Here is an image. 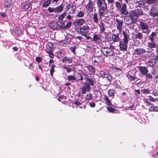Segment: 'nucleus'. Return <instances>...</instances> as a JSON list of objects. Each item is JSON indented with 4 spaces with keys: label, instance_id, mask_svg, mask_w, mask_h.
<instances>
[{
    "label": "nucleus",
    "instance_id": "obj_42",
    "mask_svg": "<svg viewBox=\"0 0 158 158\" xmlns=\"http://www.w3.org/2000/svg\"><path fill=\"white\" fill-rule=\"evenodd\" d=\"M114 91L113 89H110L108 91V94L109 97L112 99L114 96Z\"/></svg>",
    "mask_w": 158,
    "mask_h": 158
},
{
    "label": "nucleus",
    "instance_id": "obj_3",
    "mask_svg": "<svg viewBox=\"0 0 158 158\" xmlns=\"http://www.w3.org/2000/svg\"><path fill=\"white\" fill-rule=\"evenodd\" d=\"M114 47L113 46H110V48H103L101 50L97 51L96 52H100V54L102 53L103 55L106 57L113 56L114 55L113 50Z\"/></svg>",
    "mask_w": 158,
    "mask_h": 158
},
{
    "label": "nucleus",
    "instance_id": "obj_33",
    "mask_svg": "<svg viewBox=\"0 0 158 158\" xmlns=\"http://www.w3.org/2000/svg\"><path fill=\"white\" fill-rule=\"evenodd\" d=\"M146 80L147 81H150V80L153 78V76H152V74L147 73L146 75H145Z\"/></svg>",
    "mask_w": 158,
    "mask_h": 158
},
{
    "label": "nucleus",
    "instance_id": "obj_32",
    "mask_svg": "<svg viewBox=\"0 0 158 158\" xmlns=\"http://www.w3.org/2000/svg\"><path fill=\"white\" fill-rule=\"evenodd\" d=\"M129 16L131 18V19H132V20L133 23H135L137 21V19L138 17L133 12L131 13Z\"/></svg>",
    "mask_w": 158,
    "mask_h": 158
},
{
    "label": "nucleus",
    "instance_id": "obj_22",
    "mask_svg": "<svg viewBox=\"0 0 158 158\" xmlns=\"http://www.w3.org/2000/svg\"><path fill=\"white\" fill-rule=\"evenodd\" d=\"M157 38V34L156 32H152L151 34L149 36V39L151 41H153L155 40Z\"/></svg>",
    "mask_w": 158,
    "mask_h": 158
},
{
    "label": "nucleus",
    "instance_id": "obj_12",
    "mask_svg": "<svg viewBox=\"0 0 158 158\" xmlns=\"http://www.w3.org/2000/svg\"><path fill=\"white\" fill-rule=\"evenodd\" d=\"M86 79L87 80H85V81L84 83V84L89 88H91V86H93L94 85L93 79L91 78Z\"/></svg>",
    "mask_w": 158,
    "mask_h": 158
},
{
    "label": "nucleus",
    "instance_id": "obj_60",
    "mask_svg": "<svg viewBox=\"0 0 158 158\" xmlns=\"http://www.w3.org/2000/svg\"><path fill=\"white\" fill-rule=\"evenodd\" d=\"M89 104L90 106L92 108L94 107L95 106V103L92 102H89Z\"/></svg>",
    "mask_w": 158,
    "mask_h": 158
},
{
    "label": "nucleus",
    "instance_id": "obj_11",
    "mask_svg": "<svg viewBox=\"0 0 158 158\" xmlns=\"http://www.w3.org/2000/svg\"><path fill=\"white\" fill-rule=\"evenodd\" d=\"M117 23L116 27L120 33L122 31V26L123 24V19L122 18H116L115 19Z\"/></svg>",
    "mask_w": 158,
    "mask_h": 158
},
{
    "label": "nucleus",
    "instance_id": "obj_29",
    "mask_svg": "<svg viewBox=\"0 0 158 158\" xmlns=\"http://www.w3.org/2000/svg\"><path fill=\"white\" fill-rule=\"evenodd\" d=\"M103 77L104 78H106L108 80V81L107 82L109 84H111V82L112 81H114V78H112L111 76L108 73L107 74H106V75L105 77Z\"/></svg>",
    "mask_w": 158,
    "mask_h": 158
},
{
    "label": "nucleus",
    "instance_id": "obj_37",
    "mask_svg": "<svg viewBox=\"0 0 158 158\" xmlns=\"http://www.w3.org/2000/svg\"><path fill=\"white\" fill-rule=\"evenodd\" d=\"M83 79V77L81 73H78L76 74L75 77V81H81Z\"/></svg>",
    "mask_w": 158,
    "mask_h": 158
},
{
    "label": "nucleus",
    "instance_id": "obj_58",
    "mask_svg": "<svg viewBox=\"0 0 158 158\" xmlns=\"http://www.w3.org/2000/svg\"><path fill=\"white\" fill-rule=\"evenodd\" d=\"M35 60L38 63H40L42 61L41 58L40 57H36L35 58Z\"/></svg>",
    "mask_w": 158,
    "mask_h": 158
},
{
    "label": "nucleus",
    "instance_id": "obj_50",
    "mask_svg": "<svg viewBox=\"0 0 158 158\" xmlns=\"http://www.w3.org/2000/svg\"><path fill=\"white\" fill-rule=\"evenodd\" d=\"M92 95L91 94H87L86 96V99L88 101H89L92 99Z\"/></svg>",
    "mask_w": 158,
    "mask_h": 158
},
{
    "label": "nucleus",
    "instance_id": "obj_23",
    "mask_svg": "<svg viewBox=\"0 0 158 158\" xmlns=\"http://www.w3.org/2000/svg\"><path fill=\"white\" fill-rule=\"evenodd\" d=\"M147 44L148 47L152 50V51H153V48H156V44L154 41L148 42Z\"/></svg>",
    "mask_w": 158,
    "mask_h": 158
},
{
    "label": "nucleus",
    "instance_id": "obj_54",
    "mask_svg": "<svg viewBox=\"0 0 158 158\" xmlns=\"http://www.w3.org/2000/svg\"><path fill=\"white\" fill-rule=\"evenodd\" d=\"M113 69L114 71L115 70L116 72H119V73H121V72H122V69L119 68L117 67H113Z\"/></svg>",
    "mask_w": 158,
    "mask_h": 158
},
{
    "label": "nucleus",
    "instance_id": "obj_61",
    "mask_svg": "<svg viewBox=\"0 0 158 158\" xmlns=\"http://www.w3.org/2000/svg\"><path fill=\"white\" fill-rule=\"evenodd\" d=\"M64 98H65V96L63 95H61L58 98V100L59 101H61V100L62 99H64Z\"/></svg>",
    "mask_w": 158,
    "mask_h": 158
},
{
    "label": "nucleus",
    "instance_id": "obj_30",
    "mask_svg": "<svg viewBox=\"0 0 158 158\" xmlns=\"http://www.w3.org/2000/svg\"><path fill=\"white\" fill-rule=\"evenodd\" d=\"M93 22L96 24H97L98 23L99 19L98 18V15L97 13L95 12L93 15L92 18Z\"/></svg>",
    "mask_w": 158,
    "mask_h": 158
},
{
    "label": "nucleus",
    "instance_id": "obj_24",
    "mask_svg": "<svg viewBox=\"0 0 158 158\" xmlns=\"http://www.w3.org/2000/svg\"><path fill=\"white\" fill-rule=\"evenodd\" d=\"M49 26L51 29H55L58 28L57 22L56 21L50 23L49 24Z\"/></svg>",
    "mask_w": 158,
    "mask_h": 158
},
{
    "label": "nucleus",
    "instance_id": "obj_28",
    "mask_svg": "<svg viewBox=\"0 0 158 158\" xmlns=\"http://www.w3.org/2000/svg\"><path fill=\"white\" fill-rule=\"evenodd\" d=\"M62 61L63 63L70 64L72 62V58L65 56L63 58Z\"/></svg>",
    "mask_w": 158,
    "mask_h": 158
},
{
    "label": "nucleus",
    "instance_id": "obj_55",
    "mask_svg": "<svg viewBox=\"0 0 158 158\" xmlns=\"http://www.w3.org/2000/svg\"><path fill=\"white\" fill-rule=\"evenodd\" d=\"M135 95L136 97H138L139 96L140 94V91L139 89L135 90Z\"/></svg>",
    "mask_w": 158,
    "mask_h": 158
},
{
    "label": "nucleus",
    "instance_id": "obj_18",
    "mask_svg": "<svg viewBox=\"0 0 158 158\" xmlns=\"http://www.w3.org/2000/svg\"><path fill=\"white\" fill-rule=\"evenodd\" d=\"M4 7L9 9L12 6V2L11 0H4L3 2Z\"/></svg>",
    "mask_w": 158,
    "mask_h": 158
},
{
    "label": "nucleus",
    "instance_id": "obj_47",
    "mask_svg": "<svg viewBox=\"0 0 158 158\" xmlns=\"http://www.w3.org/2000/svg\"><path fill=\"white\" fill-rule=\"evenodd\" d=\"M143 35L142 33L140 32H138L135 35V38L136 39L141 40L143 38Z\"/></svg>",
    "mask_w": 158,
    "mask_h": 158
},
{
    "label": "nucleus",
    "instance_id": "obj_15",
    "mask_svg": "<svg viewBox=\"0 0 158 158\" xmlns=\"http://www.w3.org/2000/svg\"><path fill=\"white\" fill-rule=\"evenodd\" d=\"M85 19H80L77 20L73 23V24L76 27L80 26L83 25L85 22Z\"/></svg>",
    "mask_w": 158,
    "mask_h": 158
},
{
    "label": "nucleus",
    "instance_id": "obj_20",
    "mask_svg": "<svg viewBox=\"0 0 158 158\" xmlns=\"http://www.w3.org/2000/svg\"><path fill=\"white\" fill-rule=\"evenodd\" d=\"M119 34H113L111 36V38L114 42H118L120 40L119 37Z\"/></svg>",
    "mask_w": 158,
    "mask_h": 158
},
{
    "label": "nucleus",
    "instance_id": "obj_14",
    "mask_svg": "<svg viewBox=\"0 0 158 158\" xmlns=\"http://www.w3.org/2000/svg\"><path fill=\"white\" fill-rule=\"evenodd\" d=\"M138 70L139 71V72L143 76L146 75V74H147L148 72L147 67L145 66H139L138 67Z\"/></svg>",
    "mask_w": 158,
    "mask_h": 158
},
{
    "label": "nucleus",
    "instance_id": "obj_10",
    "mask_svg": "<svg viewBox=\"0 0 158 158\" xmlns=\"http://www.w3.org/2000/svg\"><path fill=\"white\" fill-rule=\"evenodd\" d=\"M89 29V27L87 26H83L80 28V34L83 36L86 35L88 34Z\"/></svg>",
    "mask_w": 158,
    "mask_h": 158
},
{
    "label": "nucleus",
    "instance_id": "obj_6",
    "mask_svg": "<svg viewBox=\"0 0 158 158\" xmlns=\"http://www.w3.org/2000/svg\"><path fill=\"white\" fill-rule=\"evenodd\" d=\"M64 6L62 4L56 8L49 7L48 8V10L50 13L54 12L58 13L61 12L63 10Z\"/></svg>",
    "mask_w": 158,
    "mask_h": 158
},
{
    "label": "nucleus",
    "instance_id": "obj_44",
    "mask_svg": "<svg viewBox=\"0 0 158 158\" xmlns=\"http://www.w3.org/2000/svg\"><path fill=\"white\" fill-rule=\"evenodd\" d=\"M68 80L69 81H75V75L73 74V75H69L67 77Z\"/></svg>",
    "mask_w": 158,
    "mask_h": 158
},
{
    "label": "nucleus",
    "instance_id": "obj_39",
    "mask_svg": "<svg viewBox=\"0 0 158 158\" xmlns=\"http://www.w3.org/2000/svg\"><path fill=\"white\" fill-rule=\"evenodd\" d=\"M23 8L24 10H30L31 8L30 3H26L23 5Z\"/></svg>",
    "mask_w": 158,
    "mask_h": 158
},
{
    "label": "nucleus",
    "instance_id": "obj_36",
    "mask_svg": "<svg viewBox=\"0 0 158 158\" xmlns=\"http://www.w3.org/2000/svg\"><path fill=\"white\" fill-rule=\"evenodd\" d=\"M105 24L101 22L100 24L99 25V27L100 28V31L101 32L103 33L105 30Z\"/></svg>",
    "mask_w": 158,
    "mask_h": 158
},
{
    "label": "nucleus",
    "instance_id": "obj_41",
    "mask_svg": "<svg viewBox=\"0 0 158 158\" xmlns=\"http://www.w3.org/2000/svg\"><path fill=\"white\" fill-rule=\"evenodd\" d=\"M67 14L66 12H64L60 15L58 17V19L59 20H62L66 16Z\"/></svg>",
    "mask_w": 158,
    "mask_h": 158
},
{
    "label": "nucleus",
    "instance_id": "obj_17",
    "mask_svg": "<svg viewBox=\"0 0 158 158\" xmlns=\"http://www.w3.org/2000/svg\"><path fill=\"white\" fill-rule=\"evenodd\" d=\"M127 5L126 4L124 3L123 4L122 8L120 10L121 14L124 15H127L128 14V12L127 11Z\"/></svg>",
    "mask_w": 158,
    "mask_h": 158
},
{
    "label": "nucleus",
    "instance_id": "obj_13",
    "mask_svg": "<svg viewBox=\"0 0 158 158\" xmlns=\"http://www.w3.org/2000/svg\"><path fill=\"white\" fill-rule=\"evenodd\" d=\"M146 52V50L143 48H136L134 50V53L137 55H141Z\"/></svg>",
    "mask_w": 158,
    "mask_h": 158
},
{
    "label": "nucleus",
    "instance_id": "obj_26",
    "mask_svg": "<svg viewBox=\"0 0 158 158\" xmlns=\"http://www.w3.org/2000/svg\"><path fill=\"white\" fill-rule=\"evenodd\" d=\"M101 40L100 36L98 34H95L93 38L92 39V41L94 42L95 43H98Z\"/></svg>",
    "mask_w": 158,
    "mask_h": 158
},
{
    "label": "nucleus",
    "instance_id": "obj_52",
    "mask_svg": "<svg viewBox=\"0 0 158 158\" xmlns=\"http://www.w3.org/2000/svg\"><path fill=\"white\" fill-rule=\"evenodd\" d=\"M95 95L96 97L98 98H100L102 96V94L101 92L99 91H97L95 92Z\"/></svg>",
    "mask_w": 158,
    "mask_h": 158
},
{
    "label": "nucleus",
    "instance_id": "obj_21",
    "mask_svg": "<svg viewBox=\"0 0 158 158\" xmlns=\"http://www.w3.org/2000/svg\"><path fill=\"white\" fill-rule=\"evenodd\" d=\"M91 88H89L85 85H84L81 89V94H85L86 93L87 91H89Z\"/></svg>",
    "mask_w": 158,
    "mask_h": 158
},
{
    "label": "nucleus",
    "instance_id": "obj_48",
    "mask_svg": "<svg viewBox=\"0 0 158 158\" xmlns=\"http://www.w3.org/2000/svg\"><path fill=\"white\" fill-rule=\"evenodd\" d=\"M22 31L20 28H18L17 29L16 31H15V33L17 35L19 36L22 34Z\"/></svg>",
    "mask_w": 158,
    "mask_h": 158
},
{
    "label": "nucleus",
    "instance_id": "obj_9",
    "mask_svg": "<svg viewBox=\"0 0 158 158\" xmlns=\"http://www.w3.org/2000/svg\"><path fill=\"white\" fill-rule=\"evenodd\" d=\"M150 15L152 17L158 16V6H155L151 8L149 13Z\"/></svg>",
    "mask_w": 158,
    "mask_h": 158
},
{
    "label": "nucleus",
    "instance_id": "obj_2",
    "mask_svg": "<svg viewBox=\"0 0 158 158\" xmlns=\"http://www.w3.org/2000/svg\"><path fill=\"white\" fill-rule=\"evenodd\" d=\"M123 34L124 36L123 40L120 42L119 43L120 50L123 51H126L127 48V44L128 42V38L129 35L125 31H123Z\"/></svg>",
    "mask_w": 158,
    "mask_h": 158
},
{
    "label": "nucleus",
    "instance_id": "obj_45",
    "mask_svg": "<svg viewBox=\"0 0 158 158\" xmlns=\"http://www.w3.org/2000/svg\"><path fill=\"white\" fill-rule=\"evenodd\" d=\"M57 57L60 59H61V58H63L64 56L63 52L61 51L57 52Z\"/></svg>",
    "mask_w": 158,
    "mask_h": 158
},
{
    "label": "nucleus",
    "instance_id": "obj_53",
    "mask_svg": "<svg viewBox=\"0 0 158 158\" xmlns=\"http://www.w3.org/2000/svg\"><path fill=\"white\" fill-rule=\"evenodd\" d=\"M144 5V2L143 1H140L138 2L139 7H143Z\"/></svg>",
    "mask_w": 158,
    "mask_h": 158
},
{
    "label": "nucleus",
    "instance_id": "obj_57",
    "mask_svg": "<svg viewBox=\"0 0 158 158\" xmlns=\"http://www.w3.org/2000/svg\"><path fill=\"white\" fill-rule=\"evenodd\" d=\"M63 67L64 69L66 70V71L67 72L69 73L71 72L72 70V69H71L67 67L66 66H63Z\"/></svg>",
    "mask_w": 158,
    "mask_h": 158
},
{
    "label": "nucleus",
    "instance_id": "obj_59",
    "mask_svg": "<svg viewBox=\"0 0 158 158\" xmlns=\"http://www.w3.org/2000/svg\"><path fill=\"white\" fill-rule=\"evenodd\" d=\"M71 8V4H68L67 5H66V8H65V10L66 12H67Z\"/></svg>",
    "mask_w": 158,
    "mask_h": 158
},
{
    "label": "nucleus",
    "instance_id": "obj_51",
    "mask_svg": "<svg viewBox=\"0 0 158 158\" xmlns=\"http://www.w3.org/2000/svg\"><path fill=\"white\" fill-rule=\"evenodd\" d=\"M76 6L71 7V10L69 12V14H73L76 10Z\"/></svg>",
    "mask_w": 158,
    "mask_h": 158
},
{
    "label": "nucleus",
    "instance_id": "obj_27",
    "mask_svg": "<svg viewBox=\"0 0 158 158\" xmlns=\"http://www.w3.org/2000/svg\"><path fill=\"white\" fill-rule=\"evenodd\" d=\"M156 62L155 60H151L148 61L147 63V64L148 66L152 68H154Z\"/></svg>",
    "mask_w": 158,
    "mask_h": 158
},
{
    "label": "nucleus",
    "instance_id": "obj_62",
    "mask_svg": "<svg viewBox=\"0 0 158 158\" xmlns=\"http://www.w3.org/2000/svg\"><path fill=\"white\" fill-rule=\"evenodd\" d=\"M100 74L102 78H104L103 77H105L106 75V74L107 73H106L104 71H102L101 72Z\"/></svg>",
    "mask_w": 158,
    "mask_h": 158
},
{
    "label": "nucleus",
    "instance_id": "obj_8",
    "mask_svg": "<svg viewBox=\"0 0 158 158\" xmlns=\"http://www.w3.org/2000/svg\"><path fill=\"white\" fill-rule=\"evenodd\" d=\"M140 28L142 30L143 33L147 34H149L150 31L149 29V26L147 23L143 22H140Z\"/></svg>",
    "mask_w": 158,
    "mask_h": 158
},
{
    "label": "nucleus",
    "instance_id": "obj_38",
    "mask_svg": "<svg viewBox=\"0 0 158 158\" xmlns=\"http://www.w3.org/2000/svg\"><path fill=\"white\" fill-rule=\"evenodd\" d=\"M52 0H47L45 1L42 5V6L44 8L47 7L50 4Z\"/></svg>",
    "mask_w": 158,
    "mask_h": 158
},
{
    "label": "nucleus",
    "instance_id": "obj_5",
    "mask_svg": "<svg viewBox=\"0 0 158 158\" xmlns=\"http://www.w3.org/2000/svg\"><path fill=\"white\" fill-rule=\"evenodd\" d=\"M104 99L106 103L109 106H107L106 108L108 111L110 112L114 113L116 110L113 108L115 106L113 105L111 102L110 99L108 97L105 95H104Z\"/></svg>",
    "mask_w": 158,
    "mask_h": 158
},
{
    "label": "nucleus",
    "instance_id": "obj_31",
    "mask_svg": "<svg viewBox=\"0 0 158 158\" xmlns=\"http://www.w3.org/2000/svg\"><path fill=\"white\" fill-rule=\"evenodd\" d=\"M133 12L135 14V15L138 17L139 16H141L143 14V12L141 9H137L135 10Z\"/></svg>",
    "mask_w": 158,
    "mask_h": 158
},
{
    "label": "nucleus",
    "instance_id": "obj_56",
    "mask_svg": "<svg viewBox=\"0 0 158 158\" xmlns=\"http://www.w3.org/2000/svg\"><path fill=\"white\" fill-rule=\"evenodd\" d=\"M158 108L156 107H153L151 106V107L149 108V110L151 111H157Z\"/></svg>",
    "mask_w": 158,
    "mask_h": 158
},
{
    "label": "nucleus",
    "instance_id": "obj_1",
    "mask_svg": "<svg viewBox=\"0 0 158 158\" xmlns=\"http://www.w3.org/2000/svg\"><path fill=\"white\" fill-rule=\"evenodd\" d=\"M97 4L99 17H101L105 16L106 14V10L107 8L106 0H97Z\"/></svg>",
    "mask_w": 158,
    "mask_h": 158
},
{
    "label": "nucleus",
    "instance_id": "obj_19",
    "mask_svg": "<svg viewBox=\"0 0 158 158\" xmlns=\"http://www.w3.org/2000/svg\"><path fill=\"white\" fill-rule=\"evenodd\" d=\"M53 45L50 42L48 43L46 46V50L47 53L52 52L53 51Z\"/></svg>",
    "mask_w": 158,
    "mask_h": 158
},
{
    "label": "nucleus",
    "instance_id": "obj_16",
    "mask_svg": "<svg viewBox=\"0 0 158 158\" xmlns=\"http://www.w3.org/2000/svg\"><path fill=\"white\" fill-rule=\"evenodd\" d=\"M94 5V3L91 0H89L88 4L86 6L87 10L89 12H91L93 10V6Z\"/></svg>",
    "mask_w": 158,
    "mask_h": 158
},
{
    "label": "nucleus",
    "instance_id": "obj_43",
    "mask_svg": "<svg viewBox=\"0 0 158 158\" xmlns=\"http://www.w3.org/2000/svg\"><path fill=\"white\" fill-rule=\"evenodd\" d=\"M142 94H148L151 93L150 90L148 89H145L141 90Z\"/></svg>",
    "mask_w": 158,
    "mask_h": 158
},
{
    "label": "nucleus",
    "instance_id": "obj_25",
    "mask_svg": "<svg viewBox=\"0 0 158 158\" xmlns=\"http://www.w3.org/2000/svg\"><path fill=\"white\" fill-rule=\"evenodd\" d=\"M88 71L91 74H94L95 72V69L94 67L92 65H88L86 66Z\"/></svg>",
    "mask_w": 158,
    "mask_h": 158
},
{
    "label": "nucleus",
    "instance_id": "obj_46",
    "mask_svg": "<svg viewBox=\"0 0 158 158\" xmlns=\"http://www.w3.org/2000/svg\"><path fill=\"white\" fill-rule=\"evenodd\" d=\"M55 67V65L53 64L52 65V66H51V68L50 69V73L52 77L53 75V73L55 72L54 68Z\"/></svg>",
    "mask_w": 158,
    "mask_h": 158
},
{
    "label": "nucleus",
    "instance_id": "obj_35",
    "mask_svg": "<svg viewBox=\"0 0 158 158\" xmlns=\"http://www.w3.org/2000/svg\"><path fill=\"white\" fill-rule=\"evenodd\" d=\"M126 24L127 25H131V23H133L132 19L129 16H127L126 18Z\"/></svg>",
    "mask_w": 158,
    "mask_h": 158
},
{
    "label": "nucleus",
    "instance_id": "obj_49",
    "mask_svg": "<svg viewBox=\"0 0 158 158\" xmlns=\"http://www.w3.org/2000/svg\"><path fill=\"white\" fill-rule=\"evenodd\" d=\"M145 1L148 4H151L156 2L157 0H145Z\"/></svg>",
    "mask_w": 158,
    "mask_h": 158
},
{
    "label": "nucleus",
    "instance_id": "obj_4",
    "mask_svg": "<svg viewBox=\"0 0 158 158\" xmlns=\"http://www.w3.org/2000/svg\"><path fill=\"white\" fill-rule=\"evenodd\" d=\"M95 51L96 56H93L92 58V60L94 65L98 66L100 64L103 62L104 60V58L101 55V54L100 52H96Z\"/></svg>",
    "mask_w": 158,
    "mask_h": 158
},
{
    "label": "nucleus",
    "instance_id": "obj_63",
    "mask_svg": "<svg viewBox=\"0 0 158 158\" xmlns=\"http://www.w3.org/2000/svg\"><path fill=\"white\" fill-rule=\"evenodd\" d=\"M73 103L75 105H79L80 104H81V103L77 101H76L73 102Z\"/></svg>",
    "mask_w": 158,
    "mask_h": 158
},
{
    "label": "nucleus",
    "instance_id": "obj_7",
    "mask_svg": "<svg viewBox=\"0 0 158 158\" xmlns=\"http://www.w3.org/2000/svg\"><path fill=\"white\" fill-rule=\"evenodd\" d=\"M72 24L71 22H69L67 23L65 25V23L64 21H61L57 22L58 27L59 28L63 30H67L69 29L71 27Z\"/></svg>",
    "mask_w": 158,
    "mask_h": 158
},
{
    "label": "nucleus",
    "instance_id": "obj_40",
    "mask_svg": "<svg viewBox=\"0 0 158 158\" xmlns=\"http://www.w3.org/2000/svg\"><path fill=\"white\" fill-rule=\"evenodd\" d=\"M85 15L84 11L83 10H80L78 11V13L76 15V17L78 18L83 17Z\"/></svg>",
    "mask_w": 158,
    "mask_h": 158
},
{
    "label": "nucleus",
    "instance_id": "obj_34",
    "mask_svg": "<svg viewBox=\"0 0 158 158\" xmlns=\"http://www.w3.org/2000/svg\"><path fill=\"white\" fill-rule=\"evenodd\" d=\"M126 76L127 77L128 79L130 81H135L136 79L138 78L137 77L130 75L129 73H127Z\"/></svg>",
    "mask_w": 158,
    "mask_h": 158
},
{
    "label": "nucleus",
    "instance_id": "obj_64",
    "mask_svg": "<svg viewBox=\"0 0 158 158\" xmlns=\"http://www.w3.org/2000/svg\"><path fill=\"white\" fill-rule=\"evenodd\" d=\"M48 53L49 54V56L50 58H53L54 57V54L52 52H50V53Z\"/></svg>",
    "mask_w": 158,
    "mask_h": 158
}]
</instances>
